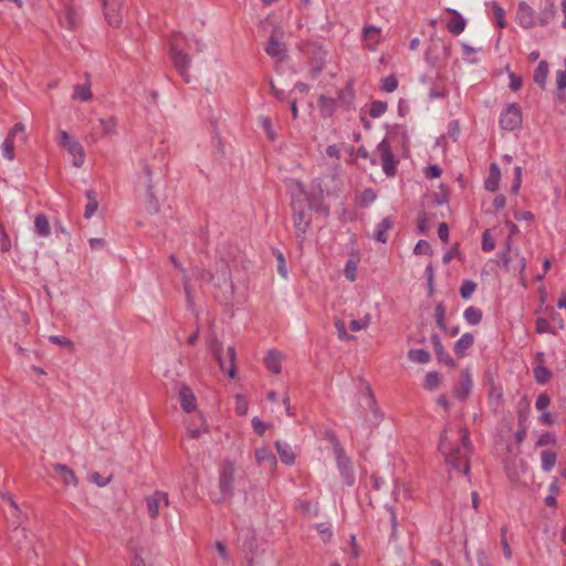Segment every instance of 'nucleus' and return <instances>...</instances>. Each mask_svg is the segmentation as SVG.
Segmentation results:
<instances>
[{
  "label": "nucleus",
  "instance_id": "1",
  "mask_svg": "<svg viewBox=\"0 0 566 566\" xmlns=\"http://www.w3.org/2000/svg\"><path fill=\"white\" fill-rule=\"evenodd\" d=\"M447 429L441 434L439 449L446 457V462L454 470L468 474L470 471L469 453L471 451L470 433L465 427H459L458 440L453 446L448 440Z\"/></svg>",
  "mask_w": 566,
  "mask_h": 566
},
{
  "label": "nucleus",
  "instance_id": "2",
  "mask_svg": "<svg viewBox=\"0 0 566 566\" xmlns=\"http://www.w3.org/2000/svg\"><path fill=\"white\" fill-rule=\"evenodd\" d=\"M193 275L202 281L209 282L216 289L214 297L220 302L229 303L233 294V281L230 264L220 260L216 264L214 272L206 271L205 269H193Z\"/></svg>",
  "mask_w": 566,
  "mask_h": 566
},
{
  "label": "nucleus",
  "instance_id": "3",
  "mask_svg": "<svg viewBox=\"0 0 566 566\" xmlns=\"http://www.w3.org/2000/svg\"><path fill=\"white\" fill-rule=\"evenodd\" d=\"M260 32L266 39L264 43L265 53L274 61L276 71L283 61V23L275 14L268 15L260 22Z\"/></svg>",
  "mask_w": 566,
  "mask_h": 566
},
{
  "label": "nucleus",
  "instance_id": "4",
  "mask_svg": "<svg viewBox=\"0 0 566 566\" xmlns=\"http://www.w3.org/2000/svg\"><path fill=\"white\" fill-rule=\"evenodd\" d=\"M291 193V208L294 226L298 233H304L312 219V201L310 195L298 181H290L287 185Z\"/></svg>",
  "mask_w": 566,
  "mask_h": 566
},
{
  "label": "nucleus",
  "instance_id": "5",
  "mask_svg": "<svg viewBox=\"0 0 566 566\" xmlns=\"http://www.w3.org/2000/svg\"><path fill=\"white\" fill-rule=\"evenodd\" d=\"M186 46H188V40L184 34L176 32L171 35L169 40V56L180 76L186 82H189V69L191 65V59L185 52Z\"/></svg>",
  "mask_w": 566,
  "mask_h": 566
},
{
  "label": "nucleus",
  "instance_id": "6",
  "mask_svg": "<svg viewBox=\"0 0 566 566\" xmlns=\"http://www.w3.org/2000/svg\"><path fill=\"white\" fill-rule=\"evenodd\" d=\"M237 468L234 462L226 460L219 469L218 489L219 494L214 502L222 503L230 500L234 494V476Z\"/></svg>",
  "mask_w": 566,
  "mask_h": 566
},
{
  "label": "nucleus",
  "instance_id": "7",
  "mask_svg": "<svg viewBox=\"0 0 566 566\" xmlns=\"http://www.w3.org/2000/svg\"><path fill=\"white\" fill-rule=\"evenodd\" d=\"M210 349L218 360L220 368L223 371H227L230 378L235 377V349L232 346L227 348L226 354L223 355L222 345L218 342V339H211Z\"/></svg>",
  "mask_w": 566,
  "mask_h": 566
},
{
  "label": "nucleus",
  "instance_id": "8",
  "mask_svg": "<svg viewBox=\"0 0 566 566\" xmlns=\"http://www.w3.org/2000/svg\"><path fill=\"white\" fill-rule=\"evenodd\" d=\"M54 10L62 27L69 30L77 28L81 19L72 0H57Z\"/></svg>",
  "mask_w": 566,
  "mask_h": 566
},
{
  "label": "nucleus",
  "instance_id": "9",
  "mask_svg": "<svg viewBox=\"0 0 566 566\" xmlns=\"http://www.w3.org/2000/svg\"><path fill=\"white\" fill-rule=\"evenodd\" d=\"M57 144L64 148L73 157V166L81 168L85 161V154L83 146L65 130L59 132Z\"/></svg>",
  "mask_w": 566,
  "mask_h": 566
},
{
  "label": "nucleus",
  "instance_id": "10",
  "mask_svg": "<svg viewBox=\"0 0 566 566\" xmlns=\"http://www.w3.org/2000/svg\"><path fill=\"white\" fill-rule=\"evenodd\" d=\"M28 135L25 133V126L21 123L15 124L9 132L7 138L1 145V153L8 160L14 159V145L17 142L27 143Z\"/></svg>",
  "mask_w": 566,
  "mask_h": 566
},
{
  "label": "nucleus",
  "instance_id": "11",
  "mask_svg": "<svg viewBox=\"0 0 566 566\" xmlns=\"http://www.w3.org/2000/svg\"><path fill=\"white\" fill-rule=\"evenodd\" d=\"M377 153L380 158L384 172L388 177H394L397 171L398 159L395 157L391 146L387 139H384L377 146Z\"/></svg>",
  "mask_w": 566,
  "mask_h": 566
},
{
  "label": "nucleus",
  "instance_id": "12",
  "mask_svg": "<svg viewBox=\"0 0 566 566\" xmlns=\"http://www.w3.org/2000/svg\"><path fill=\"white\" fill-rule=\"evenodd\" d=\"M502 263L506 271L518 273L521 275V280H525L524 272L526 269V260L517 252L514 253V255L511 254L510 241H507V250L502 254Z\"/></svg>",
  "mask_w": 566,
  "mask_h": 566
},
{
  "label": "nucleus",
  "instance_id": "13",
  "mask_svg": "<svg viewBox=\"0 0 566 566\" xmlns=\"http://www.w3.org/2000/svg\"><path fill=\"white\" fill-rule=\"evenodd\" d=\"M522 124V111L518 104H510L505 112L502 113L500 125L503 129L514 130Z\"/></svg>",
  "mask_w": 566,
  "mask_h": 566
},
{
  "label": "nucleus",
  "instance_id": "14",
  "mask_svg": "<svg viewBox=\"0 0 566 566\" xmlns=\"http://www.w3.org/2000/svg\"><path fill=\"white\" fill-rule=\"evenodd\" d=\"M161 505H169L168 494L166 492L156 491L146 497L147 511L151 518H156L158 516Z\"/></svg>",
  "mask_w": 566,
  "mask_h": 566
},
{
  "label": "nucleus",
  "instance_id": "15",
  "mask_svg": "<svg viewBox=\"0 0 566 566\" xmlns=\"http://www.w3.org/2000/svg\"><path fill=\"white\" fill-rule=\"evenodd\" d=\"M103 3L105 19L112 27H119L122 22L120 8L123 0H108V3Z\"/></svg>",
  "mask_w": 566,
  "mask_h": 566
},
{
  "label": "nucleus",
  "instance_id": "16",
  "mask_svg": "<svg viewBox=\"0 0 566 566\" xmlns=\"http://www.w3.org/2000/svg\"><path fill=\"white\" fill-rule=\"evenodd\" d=\"M380 39L381 30L379 28L368 25L363 29L361 41L365 49L369 51L376 50L377 45L380 42Z\"/></svg>",
  "mask_w": 566,
  "mask_h": 566
},
{
  "label": "nucleus",
  "instance_id": "17",
  "mask_svg": "<svg viewBox=\"0 0 566 566\" xmlns=\"http://www.w3.org/2000/svg\"><path fill=\"white\" fill-rule=\"evenodd\" d=\"M516 19L518 24L525 29L536 24L534 10L525 2H521L517 8Z\"/></svg>",
  "mask_w": 566,
  "mask_h": 566
},
{
  "label": "nucleus",
  "instance_id": "18",
  "mask_svg": "<svg viewBox=\"0 0 566 566\" xmlns=\"http://www.w3.org/2000/svg\"><path fill=\"white\" fill-rule=\"evenodd\" d=\"M472 386H473V382H472L469 371L462 370L460 373L459 381L453 390L454 396L457 398H459L460 400H465L471 392Z\"/></svg>",
  "mask_w": 566,
  "mask_h": 566
},
{
  "label": "nucleus",
  "instance_id": "19",
  "mask_svg": "<svg viewBox=\"0 0 566 566\" xmlns=\"http://www.w3.org/2000/svg\"><path fill=\"white\" fill-rule=\"evenodd\" d=\"M431 343L434 349V353L437 355V359L440 364H443L448 367L455 368L457 363L455 360L444 350V347L439 338L438 335L431 336Z\"/></svg>",
  "mask_w": 566,
  "mask_h": 566
},
{
  "label": "nucleus",
  "instance_id": "20",
  "mask_svg": "<svg viewBox=\"0 0 566 566\" xmlns=\"http://www.w3.org/2000/svg\"><path fill=\"white\" fill-rule=\"evenodd\" d=\"M180 406L184 411L191 412L196 409V397L190 387L182 385L179 389Z\"/></svg>",
  "mask_w": 566,
  "mask_h": 566
},
{
  "label": "nucleus",
  "instance_id": "21",
  "mask_svg": "<svg viewBox=\"0 0 566 566\" xmlns=\"http://www.w3.org/2000/svg\"><path fill=\"white\" fill-rule=\"evenodd\" d=\"M474 335L472 333H464L454 344L453 350L458 358L467 356V352L474 344Z\"/></svg>",
  "mask_w": 566,
  "mask_h": 566
},
{
  "label": "nucleus",
  "instance_id": "22",
  "mask_svg": "<svg viewBox=\"0 0 566 566\" xmlns=\"http://www.w3.org/2000/svg\"><path fill=\"white\" fill-rule=\"evenodd\" d=\"M54 471L59 474L60 479L65 485L76 486L78 480L72 469L65 464L57 463L54 465Z\"/></svg>",
  "mask_w": 566,
  "mask_h": 566
},
{
  "label": "nucleus",
  "instance_id": "23",
  "mask_svg": "<svg viewBox=\"0 0 566 566\" xmlns=\"http://www.w3.org/2000/svg\"><path fill=\"white\" fill-rule=\"evenodd\" d=\"M449 12L451 13V19L447 24V29L450 33L459 35L464 31L467 22L455 10H449Z\"/></svg>",
  "mask_w": 566,
  "mask_h": 566
},
{
  "label": "nucleus",
  "instance_id": "24",
  "mask_svg": "<svg viewBox=\"0 0 566 566\" xmlns=\"http://www.w3.org/2000/svg\"><path fill=\"white\" fill-rule=\"evenodd\" d=\"M394 227V220L391 217H386L378 226L375 231L374 238L381 243L388 241V231Z\"/></svg>",
  "mask_w": 566,
  "mask_h": 566
},
{
  "label": "nucleus",
  "instance_id": "25",
  "mask_svg": "<svg viewBox=\"0 0 566 566\" xmlns=\"http://www.w3.org/2000/svg\"><path fill=\"white\" fill-rule=\"evenodd\" d=\"M264 365L268 368V370L280 374L281 373V354L280 352L275 349H271L268 352L266 356L264 357Z\"/></svg>",
  "mask_w": 566,
  "mask_h": 566
},
{
  "label": "nucleus",
  "instance_id": "26",
  "mask_svg": "<svg viewBox=\"0 0 566 566\" xmlns=\"http://www.w3.org/2000/svg\"><path fill=\"white\" fill-rule=\"evenodd\" d=\"M501 180V170L499 166L493 163L490 166L489 177L485 180V188L492 192L496 191Z\"/></svg>",
  "mask_w": 566,
  "mask_h": 566
},
{
  "label": "nucleus",
  "instance_id": "27",
  "mask_svg": "<svg viewBox=\"0 0 566 566\" xmlns=\"http://www.w3.org/2000/svg\"><path fill=\"white\" fill-rule=\"evenodd\" d=\"M536 359L539 361V363H543V354H538L536 356ZM534 378L535 380L538 382V384H546L551 380L552 378V371L543 366L542 364L537 365L535 368H534Z\"/></svg>",
  "mask_w": 566,
  "mask_h": 566
},
{
  "label": "nucleus",
  "instance_id": "28",
  "mask_svg": "<svg viewBox=\"0 0 566 566\" xmlns=\"http://www.w3.org/2000/svg\"><path fill=\"white\" fill-rule=\"evenodd\" d=\"M306 54H313V63L314 67L318 71L322 70L326 52L322 50L321 46H317L315 44H307L305 48Z\"/></svg>",
  "mask_w": 566,
  "mask_h": 566
},
{
  "label": "nucleus",
  "instance_id": "29",
  "mask_svg": "<svg viewBox=\"0 0 566 566\" xmlns=\"http://www.w3.org/2000/svg\"><path fill=\"white\" fill-rule=\"evenodd\" d=\"M34 232L41 238H48L51 233L49 220L42 213L34 218Z\"/></svg>",
  "mask_w": 566,
  "mask_h": 566
},
{
  "label": "nucleus",
  "instance_id": "30",
  "mask_svg": "<svg viewBox=\"0 0 566 566\" xmlns=\"http://www.w3.org/2000/svg\"><path fill=\"white\" fill-rule=\"evenodd\" d=\"M72 98L81 102H86L92 98L91 83L88 80L83 84L74 85Z\"/></svg>",
  "mask_w": 566,
  "mask_h": 566
},
{
  "label": "nucleus",
  "instance_id": "31",
  "mask_svg": "<svg viewBox=\"0 0 566 566\" xmlns=\"http://www.w3.org/2000/svg\"><path fill=\"white\" fill-rule=\"evenodd\" d=\"M255 460L260 465H264L269 469H273L276 467V460L274 455L266 449L256 450Z\"/></svg>",
  "mask_w": 566,
  "mask_h": 566
},
{
  "label": "nucleus",
  "instance_id": "32",
  "mask_svg": "<svg viewBox=\"0 0 566 566\" xmlns=\"http://www.w3.org/2000/svg\"><path fill=\"white\" fill-rule=\"evenodd\" d=\"M338 105L337 99L326 96H321L318 99V107L324 117L332 116Z\"/></svg>",
  "mask_w": 566,
  "mask_h": 566
},
{
  "label": "nucleus",
  "instance_id": "33",
  "mask_svg": "<svg viewBox=\"0 0 566 566\" xmlns=\"http://www.w3.org/2000/svg\"><path fill=\"white\" fill-rule=\"evenodd\" d=\"M99 126L102 128V132L105 136H115L117 135V119L115 116H109L107 118H99L98 119Z\"/></svg>",
  "mask_w": 566,
  "mask_h": 566
},
{
  "label": "nucleus",
  "instance_id": "34",
  "mask_svg": "<svg viewBox=\"0 0 566 566\" xmlns=\"http://www.w3.org/2000/svg\"><path fill=\"white\" fill-rule=\"evenodd\" d=\"M548 75V64L546 61H541L534 71V82L542 88L545 87L546 78Z\"/></svg>",
  "mask_w": 566,
  "mask_h": 566
},
{
  "label": "nucleus",
  "instance_id": "35",
  "mask_svg": "<svg viewBox=\"0 0 566 566\" xmlns=\"http://www.w3.org/2000/svg\"><path fill=\"white\" fill-rule=\"evenodd\" d=\"M355 97V92L352 83H347V85L339 92L337 102L339 106H349Z\"/></svg>",
  "mask_w": 566,
  "mask_h": 566
},
{
  "label": "nucleus",
  "instance_id": "36",
  "mask_svg": "<svg viewBox=\"0 0 566 566\" xmlns=\"http://www.w3.org/2000/svg\"><path fill=\"white\" fill-rule=\"evenodd\" d=\"M206 431H207V424H206L205 420L202 419V417L198 418V423H192L187 428L188 434L193 439L199 438Z\"/></svg>",
  "mask_w": 566,
  "mask_h": 566
},
{
  "label": "nucleus",
  "instance_id": "37",
  "mask_svg": "<svg viewBox=\"0 0 566 566\" xmlns=\"http://www.w3.org/2000/svg\"><path fill=\"white\" fill-rule=\"evenodd\" d=\"M542 468L544 471H551L556 463L557 455L553 451L544 450L541 453Z\"/></svg>",
  "mask_w": 566,
  "mask_h": 566
},
{
  "label": "nucleus",
  "instance_id": "38",
  "mask_svg": "<svg viewBox=\"0 0 566 566\" xmlns=\"http://www.w3.org/2000/svg\"><path fill=\"white\" fill-rule=\"evenodd\" d=\"M464 318L471 325H478L482 319V312L480 308L470 306L464 311Z\"/></svg>",
  "mask_w": 566,
  "mask_h": 566
},
{
  "label": "nucleus",
  "instance_id": "39",
  "mask_svg": "<svg viewBox=\"0 0 566 566\" xmlns=\"http://www.w3.org/2000/svg\"><path fill=\"white\" fill-rule=\"evenodd\" d=\"M493 20L500 29L506 27L505 11L496 2L492 3Z\"/></svg>",
  "mask_w": 566,
  "mask_h": 566
},
{
  "label": "nucleus",
  "instance_id": "40",
  "mask_svg": "<svg viewBox=\"0 0 566 566\" xmlns=\"http://www.w3.org/2000/svg\"><path fill=\"white\" fill-rule=\"evenodd\" d=\"M408 358L415 363L427 364L430 360V354L424 349H410Z\"/></svg>",
  "mask_w": 566,
  "mask_h": 566
},
{
  "label": "nucleus",
  "instance_id": "41",
  "mask_svg": "<svg viewBox=\"0 0 566 566\" xmlns=\"http://www.w3.org/2000/svg\"><path fill=\"white\" fill-rule=\"evenodd\" d=\"M434 317H436V323H437L438 327L442 331H447L446 307H444L443 303L440 302L436 305Z\"/></svg>",
  "mask_w": 566,
  "mask_h": 566
},
{
  "label": "nucleus",
  "instance_id": "42",
  "mask_svg": "<svg viewBox=\"0 0 566 566\" xmlns=\"http://www.w3.org/2000/svg\"><path fill=\"white\" fill-rule=\"evenodd\" d=\"M441 384V376L437 371H431L426 375L424 388L428 390L436 389Z\"/></svg>",
  "mask_w": 566,
  "mask_h": 566
},
{
  "label": "nucleus",
  "instance_id": "43",
  "mask_svg": "<svg viewBox=\"0 0 566 566\" xmlns=\"http://www.w3.org/2000/svg\"><path fill=\"white\" fill-rule=\"evenodd\" d=\"M387 111V103L374 101L370 105L369 115L374 118L381 116Z\"/></svg>",
  "mask_w": 566,
  "mask_h": 566
},
{
  "label": "nucleus",
  "instance_id": "44",
  "mask_svg": "<svg viewBox=\"0 0 566 566\" xmlns=\"http://www.w3.org/2000/svg\"><path fill=\"white\" fill-rule=\"evenodd\" d=\"M555 15V8L554 3L549 2L548 6L542 11L538 22L542 25L547 24Z\"/></svg>",
  "mask_w": 566,
  "mask_h": 566
},
{
  "label": "nucleus",
  "instance_id": "45",
  "mask_svg": "<svg viewBox=\"0 0 566 566\" xmlns=\"http://www.w3.org/2000/svg\"><path fill=\"white\" fill-rule=\"evenodd\" d=\"M316 530L321 536V539L324 543H328L333 537V531L331 526L326 523H319L316 525Z\"/></svg>",
  "mask_w": 566,
  "mask_h": 566
},
{
  "label": "nucleus",
  "instance_id": "46",
  "mask_svg": "<svg viewBox=\"0 0 566 566\" xmlns=\"http://www.w3.org/2000/svg\"><path fill=\"white\" fill-rule=\"evenodd\" d=\"M475 290H476V283L471 280H467L462 283V285L460 287V295L467 300V298L471 297V295L474 293Z\"/></svg>",
  "mask_w": 566,
  "mask_h": 566
},
{
  "label": "nucleus",
  "instance_id": "47",
  "mask_svg": "<svg viewBox=\"0 0 566 566\" xmlns=\"http://www.w3.org/2000/svg\"><path fill=\"white\" fill-rule=\"evenodd\" d=\"M495 248V242L493 237L491 235L490 229H486L482 234V250L484 252H490Z\"/></svg>",
  "mask_w": 566,
  "mask_h": 566
},
{
  "label": "nucleus",
  "instance_id": "48",
  "mask_svg": "<svg viewBox=\"0 0 566 566\" xmlns=\"http://www.w3.org/2000/svg\"><path fill=\"white\" fill-rule=\"evenodd\" d=\"M144 549L136 548L133 553L132 566H151L144 557Z\"/></svg>",
  "mask_w": 566,
  "mask_h": 566
},
{
  "label": "nucleus",
  "instance_id": "49",
  "mask_svg": "<svg viewBox=\"0 0 566 566\" xmlns=\"http://www.w3.org/2000/svg\"><path fill=\"white\" fill-rule=\"evenodd\" d=\"M235 412L240 416H244L248 412V401L243 395H235Z\"/></svg>",
  "mask_w": 566,
  "mask_h": 566
},
{
  "label": "nucleus",
  "instance_id": "50",
  "mask_svg": "<svg viewBox=\"0 0 566 566\" xmlns=\"http://www.w3.org/2000/svg\"><path fill=\"white\" fill-rule=\"evenodd\" d=\"M49 342L69 349H73L74 347L73 342L64 336L52 335L49 337Z\"/></svg>",
  "mask_w": 566,
  "mask_h": 566
},
{
  "label": "nucleus",
  "instance_id": "51",
  "mask_svg": "<svg viewBox=\"0 0 566 566\" xmlns=\"http://www.w3.org/2000/svg\"><path fill=\"white\" fill-rule=\"evenodd\" d=\"M506 533H507V527L503 526L501 528V546H502L503 554H504L505 558L510 559L512 557V549L506 539Z\"/></svg>",
  "mask_w": 566,
  "mask_h": 566
},
{
  "label": "nucleus",
  "instance_id": "52",
  "mask_svg": "<svg viewBox=\"0 0 566 566\" xmlns=\"http://www.w3.org/2000/svg\"><path fill=\"white\" fill-rule=\"evenodd\" d=\"M297 510L300 512H302L303 514L317 515V513H318L317 503L312 505L311 502H306V501L300 502L298 505H297Z\"/></svg>",
  "mask_w": 566,
  "mask_h": 566
},
{
  "label": "nucleus",
  "instance_id": "53",
  "mask_svg": "<svg viewBox=\"0 0 566 566\" xmlns=\"http://www.w3.org/2000/svg\"><path fill=\"white\" fill-rule=\"evenodd\" d=\"M398 86V81L394 75H389L381 81V88L385 92L391 93Z\"/></svg>",
  "mask_w": 566,
  "mask_h": 566
},
{
  "label": "nucleus",
  "instance_id": "54",
  "mask_svg": "<svg viewBox=\"0 0 566 566\" xmlns=\"http://www.w3.org/2000/svg\"><path fill=\"white\" fill-rule=\"evenodd\" d=\"M260 124H261L262 128L264 129V132L266 133L268 137L271 140H274L276 138V136H275V133L273 130L271 119L269 117L261 116L260 117Z\"/></svg>",
  "mask_w": 566,
  "mask_h": 566
},
{
  "label": "nucleus",
  "instance_id": "55",
  "mask_svg": "<svg viewBox=\"0 0 566 566\" xmlns=\"http://www.w3.org/2000/svg\"><path fill=\"white\" fill-rule=\"evenodd\" d=\"M356 271H357V263H356V261L348 260L346 265H345V270H344L345 276L349 281H355L356 280Z\"/></svg>",
  "mask_w": 566,
  "mask_h": 566
},
{
  "label": "nucleus",
  "instance_id": "56",
  "mask_svg": "<svg viewBox=\"0 0 566 566\" xmlns=\"http://www.w3.org/2000/svg\"><path fill=\"white\" fill-rule=\"evenodd\" d=\"M112 480V476H102L98 472H93L90 475V481L98 486H106Z\"/></svg>",
  "mask_w": 566,
  "mask_h": 566
},
{
  "label": "nucleus",
  "instance_id": "57",
  "mask_svg": "<svg viewBox=\"0 0 566 566\" xmlns=\"http://www.w3.org/2000/svg\"><path fill=\"white\" fill-rule=\"evenodd\" d=\"M376 199V193L373 189H366L361 192L359 197V205L367 206Z\"/></svg>",
  "mask_w": 566,
  "mask_h": 566
},
{
  "label": "nucleus",
  "instance_id": "58",
  "mask_svg": "<svg viewBox=\"0 0 566 566\" xmlns=\"http://www.w3.org/2000/svg\"><path fill=\"white\" fill-rule=\"evenodd\" d=\"M535 331L538 334L549 333L551 332L549 322L546 318L538 317L535 322Z\"/></svg>",
  "mask_w": 566,
  "mask_h": 566
},
{
  "label": "nucleus",
  "instance_id": "59",
  "mask_svg": "<svg viewBox=\"0 0 566 566\" xmlns=\"http://www.w3.org/2000/svg\"><path fill=\"white\" fill-rule=\"evenodd\" d=\"M413 252L415 254L417 255H424V254H429L431 252V247L430 244L426 241V240H420L415 249H413Z\"/></svg>",
  "mask_w": 566,
  "mask_h": 566
},
{
  "label": "nucleus",
  "instance_id": "60",
  "mask_svg": "<svg viewBox=\"0 0 566 566\" xmlns=\"http://www.w3.org/2000/svg\"><path fill=\"white\" fill-rule=\"evenodd\" d=\"M251 423H252V427L254 429V431L259 434V436H263L264 432L266 431L268 429V424L265 422H263L260 418L258 417H254L252 420H251Z\"/></svg>",
  "mask_w": 566,
  "mask_h": 566
},
{
  "label": "nucleus",
  "instance_id": "61",
  "mask_svg": "<svg viewBox=\"0 0 566 566\" xmlns=\"http://www.w3.org/2000/svg\"><path fill=\"white\" fill-rule=\"evenodd\" d=\"M369 324V317H365L363 319H353L349 324V327L353 332H359L366 328Z\"/></svg>",
  "mask_w": 566,
  "mask_h": 566
},
{
  "label": "nucleus",
  "instance_id": "62",
  "mask_svg": "<svg viewBox=\"0 0 566 566\" xmlns=\"http://www.w3.org/2000/svg\"><path fill=\"white\" fill-rule=\"evenodd\" d=\"M334 324L337 329L338 337L340 339H349L350 338V336L347 334L346 325L342 319L335 318Z\"/></svg>",
  "mask_w": 566,
  "mask_h": 566
},
{
  "label": "nucleus",
  "instance_id": "63",
  "mask_svg": "<svg viewBox=\"0 0 566 566\" xmlns=\"http://www.w3.org/2000/svg\"><path fill=\"white\" fill-rule=\"evenodd\" d=\"M549 403H551L549 396L547 394H541L536 399L535 407L538 410H544L549 406Z\"/></svg>",
  "mask_w": 566,
  "mask_h": 566
},
{
  "label": "nucleus",
  "instance_id": "64",
  "mask_svg": "<svg viewBox=\"0 0 566 566\" xmlns=\"http://www.w3.org/2000/svg\"><path fill=\"white\" fill-rule=\"evenodd\" d=\"M557 88L564 91L566 88V70L558 71L556 74Z\"/></svg>",
  "mask_w": 566,
  "mask_h": 566
}]
</instances>
